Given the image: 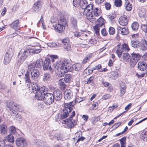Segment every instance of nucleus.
<instances>
[{
	"mask_svg": "<svg viewBox=\"0 0 147 147\" xmlns=\"http://www.w3.org/2000/svg\"><path fill=\"white\" fill-rule=\"evenodd\" d=\"M82 65L79 63L71 65L67 60L58 61H57L55 70L56 74L59 76L62 77L65 73L68 71H71L72 69L76 71L80 70L82 68Z\"/></svg>",
	"mask_w": 147,
	"mask_h": 147,
	"instance_id": "nucleus-1",
	"label": "nucleus"
},
{
	"mask_svg": "<svg viewBox=\"0 0 147 147\" xmlns=\"http://www.w3.org/2000/svg\"><path fill=\"white\" fill-rule=\"evenodd\" d=\"M31 53H35V51L34 48L30 49L28 47H24L21 49L18 55L17 62L18 64L22 63L28 56Z\"/></svg>",
	"mask_w": 147,
	"mask_h": 147,
	"instance_id": "nucleus-2",
	"label": "nucleus"
},
{
	"mask_svg": "<svg viewBox=\"0 0 147 147\" xmlns=\"http://www.w3.org/2000/svg\"><path fill=\"white\" fill-rule=\"evenodd\" d=\"M93 9V5L92 4L86 5L85 8L83 9V15L86 16L87 19L92 22H94L96 19L92 13Z\"/></svg>",
	"mask_w": 147,
	"mask_h": 147,
	"instance_id": "nucleus-3",
	"label": "nucleus"
},
{
	"mask_svg": "<svg viewBox=\"0 0 147 147\" xmlns=\"http://www.w3.org/2000/svg\"><path fill=\"white\" fill-rule=\"evenodd\" d=\"M6 106L7 110L11 113L12 115L16 114V113L18 111H20L22 108L20 106L15 104L12 101L8 102Z\"/></svg>",
	"mask_w": 147,
	"mask_h": 147,
	"instance_id": "nucleus-4",
	"label": "nucleus"
},
{
	"mask_svg": "<svg viewBox=\"0 0 147 147\" xmlns=\"http://www.w3.org/2000/svg\"><path fill=\"white\" fill-rule=\"evenodd\" d=\"M75 111H73L70 115V117L68 119L64 120L63 122V124H65L69 128L73 127L77 124V121L74 120L73 121L72 118L75 116Z\"/></svg>",
	"mask_w": 147,
	"mask_h": 147,
	"instance_id": "nucleus-5",
	"label": "nucleus"
},
{
	"mask_svg": "<svg viewBox=\"0 0 147 147\" xmlns=\"http://www.w3.org/2000/svg\"><path fill=\"white\" fill-rule=\"evenodd\" d=\"M43 100L46 104L50 105L54 101V98L53 94L49 93H45L44 94Z\"/></svg>",
	"mask_w": 147,
	"mask_h": 147,
	"instance_id": "nucleus-6",
	"label": "nucleus"
},
{
	"mask_svg": "<svg viewBox=\"0 0 147 147\" xmlns=\"http://www.w3.org/2000/svg\"><path fill=\"white\" fill-rule=\"evenodd\" d=\"M131 57L130 59L129 64L131 67H134L137 62L139 60L141 56L139 54L133 53L131 54Z\"/></svg>",
	"mask_w": 147,
	"mask_h": 147,
	"instance_id": "nucleus-7",
	"label": "nucleus"
},
{
	"mask_svg": "<svg viewBox=\"0 0 147 147\" xmlns=\"http://www.w3.org/2000/svg\"><path fill=\"white\" fill-rule=\"evenodd\" d=\"M98 23L93 27L95 33L97 35L99 34L100 27L102 26L104 24V19L100 18L98 20Z\"/></svg>",
	"mask_w": 147,
	"mask_h": 147,
	"instance_id": "nucleus-8",
	"label": "nucleus"
},
{
	"mask_svg": "<svg viewBox=\"0 0 147 147\" xmlns=\"http://www.w3.org/2000/svg\"><path fill=\"white\" fill-rule=\"evenodd\" d=\"M86 0H73V4L75 7H80L83 9L87 5Z\"/></svg>",
	"mask_w": 147,
	"mask_h": 147,
	"instance_id": "nucleus-9",
	"label": "nucleus"
},
{
	"mask_svg": "<svg viewBox=\"0 0 147 147\" xmlns=\"http://www.w3.org/2000/svg\"><path fill=\"white\" fill-rule=\"evenodd\" d=\"M13 55L12 49H9L5 55L4 59V63L5 64H7L9 62Z\"/></svg>",
	"mask_w": 147,
	"mask_h": 147,
	"instance_id": "nucleus-10",
	"label": "nucleus"
},
{
	"mask_svg": "<svg viewBox=\"0 0 147 147\" xmlns=\"http://www.w3.org/2000/svg\"><path fill=\"white\" fill-rule=\"evenodd\" d=\"M16 144L18 147H25L27 145L26 140L22 138H17L16 141Z\"/></svg>",
	"mask_w": 147,
	"mask_h": 147,
	"instance_id": "nucleus-11",
	"label": "nucleus"
},
{
	"mask_svg": "<svg viewBox=\"0 0 147 147\" xmlns=\"http://www.w3.org/2000/svg\"><path fill=\"white\" fill-rule=\"evenodd\" d=\"M27 85L29 88V91L32 93L34 92L35 91L36 92L40 89V88L36 83H30L28 84Z\"/></svg>",
	"mask_w": 147,
	"mask_h": 147,
	"instance_id": "nucleus-12",
	"label": "nucleus"
},
{
	"mask_svg": "<svg viewBox=\"0 0 147 147\" xmlns=\"http://www.w3.org/2000/svg\"><path fill=\"white\" fill-rule=\"evenodd\" d=\"M128 22V20L127 16H121L119 20V22L121 25L124 26L126 25Z\"/></svg>",
	"mask_w": 147,
	"mask_h": 147,
	"instance_id": "nucleus-13",
	"label": "nucleus"
},
{
	"mask_svg": "<svg viewBox=\"0 0 147 147\" xmlns=\"http://www.w3.org/2000/svg\"><path fill=\"white\" fill-rule=\"evenodd\" d=\"M118 32L122 35H127L129 33L128 28L127 27H121L118 26L117 28Z\"/></svg>",
	"mask_w": 147,
	"mask_h": 147,
	"instance_id": "nucleus-14",
	"label": "nucleus"
},
{
	"mask_svg": "<svg viewBox=\"0 0 147 147\" xmlns=\"http://www.w3.org/2000/svg\"><path fill=\"white\" fill-rule=\"evenodd\" d=\"M53 95L54 99L57 101L60 100L62 96L61 92L59 90H55L53 92Z\"/></svg>",
	"mask_w": 147,
	"mask_h": 147,
	"instance_id": "nucleus-15",
	"label": "nucleus"
},
{
	"mask_svg": "<svg viewBox=\"0 0 147 147\" xmlns=\"http://www.w3.org/2000/svg\"><path fill=\"white\" fill-rule=\"evenodd\" d=\"M73 92L70 89L66 90L64 94V98L67 100H70L72 97Z\"/></svg>",
	"mask_w": 147,
	"mask_h": 147,
	"instance_id": "nucleus-16",
	"label": "nucleus"
},
{
	"mask_svg": "<svg viewBox=\"0 0 147 147\" xmlns=\"http://www.w3.org/2000/svg\"><path fill=\"white\" fill-rule=\"evenodd\" d=\"M138 67L140 70L144 71L146 69V74H147V65L144 61H140L138 64Z\"/></svg>",
	"mask_w": 147,
	"mask_h": 147,
	"instance_id": "nucleus-17",
	"label": "nucleus"
},
{
	"mask_svg": "<svg viewBox=\"0 0 147 147\" xmlns=\"http://www.w3.org/2000/svg\"><path fill=\"white\" fill-rule=\"evenodd\" d=\"M40 73L37 69H34L31 72V77L32 79L35 80L37 79Z\"/></svg>",
	"mask_w": 147,
	"mask_h": 147,
	"instance_id": "nucleus-18",
	"label": "nucleus"
},
{
	"mask_svg": "<svg viewBox=\"0 0 147 147\" xmlns=\"http://www.w3.org/2000/svg\"><path fill=\"white\" fill-rule=\"evenodd\" d=\"M41 2L40 1H38L35 2L34 5L33 7V12H38L41 7Z\"/></svg>",
	"mask_w": 147,
	"mask_h": 147,
	"instance_id": "nucleus-19",
	"label": "nucleus"
},
{
	"mask_svg": "<svg viewBox=\"0 0 147 147\" xmlns=\"http://www.w3.org/2000/svg\"><path fill=\"white\" fill-rule=\"evenodd\" d=\"M139 48L142 50L144 51L146 50L147 48V38L142 40L140 45H139Z\"/></svg>",
	"mask_w": 147,
	"mask_h": 147,
	"instance_id": "nucleus-20",
	"label": "nucleus"
},
{
	"mask_svg": "<svg viewBox=\"0 0 147 147\" xmlns=\"http://www.w3.org/2000/svg\"><path fill=\"white\" fill-rule=\"evenodd\" d=\"M72 101L70 102L69 103H65L64 105V108L63 110H66L67 111H68L71 113V110L72 109L74 106V105L72 104Z\"/></svg>",
	"mask_w": 147,
	"mask_h": 147,
	"instance_id": "nucleus-21",
	"label": "nucleus"
},
{
	"mask_svg": "<svg viewBox=\"0 0 147 147\" xmlns=\"http://www.w3.org/2000/svg\"><path fill=\"white\" fill-rule=\"evenodd\" d=\"M43 67L44 70H51V63L49 59H48L45 60L44 64L43 65Z\"/></svg>",
	"mask_w": 147,
	"mask_h": 147,
	"instance_id": "nucleus-22",
	"label": "nucleus"
},
{
	"mask_svg": "<svg viewBox=\"0 0 147 147\" xmlns=\"http://www.w3.org/2000/svg\"><path fill=\"white\" fill-rule=\"evenodd\" d=\"M19 26L20 22L18 20H17L13 21L10 25L11 27L16 31H17L18 30H20L18 29Z\"/></svg>",
	"mask_w": 147,
	"mask_h": 147,
	"instance_id": "nucleus-23",
	"label": "nucleus"
},
{
	"mask_svg": "<svg viewBox=\"0 0 147 147\" xmlns=\"http://www.w3.org/2000/svg\"><path fill=\"white\" fill-rule=\"evenodd\" d=\"M36 144L39 147H50L46 144L45 142L40 140H39L38 142L36 143ZM54 147H61L57 144H56L54 146Z\"/></svg>",
	"mask_w": 147,
	"mask_h": 147,
	"instance_id": "nucleus-24",
	"label": "nucleus"
},
{
	"mask_svg": "<svg viewBox=\"0 0 147 147\" xmlns=\"http://www.w3.org/2000/svg\"><path fill=\"white\" fill-rule=\"evenodd\" d=\"M126 89V85L124 83L121 82L120 85V95L122 96L124 95Z\"/></svg>",
	"mask_w": 147,
	"mask_h": 147,
	"instance_id": "nucleus-25",
	"label": "nucleus"
},
{
	"mask_svg": "<svg viewBox=\"0 0 147 147\" xmlns=\"http://www.w3.org/2000/svg\"><path fill=\"white\" fill-rule=\"evenodd\" d=\"M55 30L59 32H61L65 29V26L58 23L56 24L55 27Z\"/></svg>",
	"mask_w": 147,
	"mask_h": 147,
	"instance_id": "nucleus-26",
	"label": "nucleus"
},
{
	"mask_svg": "<svg viewBox=\"0 0 147 147\" xmlns=\"http://www.w3.org/2000/svg\"><path fill=\"white\" fill-rule=\"evenodd\" d=\"M44 94H45V93L43 94V93H42L40 90H38L35 92V97L38 100H42L43 98V95Z\"/></svg>",
	"mask_w": 147,
	"mask_h": 147,
	"instance_id": "nucleus-27",
	"label": "nucleus"
},
{
	"mask_svg": "<svg viewBox=\"0 0 147 147\" xmlns=\"http://www.w3.org/2000/svg\"><path fill=\"white\" fill-rule=\"evenodd\" d=\"M122 58L124 61L129 63L131 58L129 53H123L122 55Z\"/></svg>",
	"mask_w": 147,
	"mask_h": 147,
	"instance_id": "nucleus-28",
	"label": "nucleus"
},
{
	"mask_svg": "<svg viewBox=\"0 0 147 147\" xmlns=\"http://www.w3.org/2000/svg\"><path fill=\"white\" fill-rule=\"evenodd\" d=\"M7 126L5 125L1 124L0 125V130L2 134H4L7 132Z\"/></svg>",
	"mask_w": 147,
	"mask_h": 147,
	"instance_id": "nucleus-29",
	"label": "nucleus"
},
{
	"mask_svg": "<svg viewBox=\"0 0 147 147\" xmlns=\"http://www.w3.org/2000/svg\"><path fill=\"white\" fill-rule=\"evenodd\" d=\"M130 45L133 47L138 48L139 47L140 42L136 40H133L131 41Z\"/></svg>",
	"mask_w": 147,
	"mask_h": 147,
	"instance_id": "nucleus-30",
	"label": "nucleus"
},
{
	"mask_svg": "<svg viewBox=\"0 0 147 147\" xmlns=\"http://www.w3.org/2000/svg\"><path fill=\"white\" fill-rule=\"evenodd\" d=\"M93 12L94 16L95 17H98L100 16L101 13L100 9L98 8H95L93 11Z\"/></svg>",
	"mask_w": 147,
	"mask_h": 147,
	"instance_id": "nucleus-31",
	"label": "nucleus"
},
{
	"mask_svg": "<svg viewBox=\"0 0 147 147\" xmlns=\"http://www.w3.org/2000/svg\"><path fill=\"white\" fill-rule=\"evenodd\" d=\"M36 67L40 68L43 65V60L41 59H39L36 61L35 64Z\"/></svg>",
	"mask_w": 147,
	"mask_h": 147,
	"instance_id": "nucleus-32",
	"label": "nucleus"
},
{
	"mask_svg": "<svg viewBox=\"0 0 147 147\" xmlns=\"http://www.w3.org/2000/svg\"><path fill=\"white\" fill-rule=\"evenodd\" d=\"M5 140L8 142L13 143L14 142V137L11 134H10L5 138Z\"/></svg>",
	"mask_w": 147,
	"mask_h": 147,
	"instance_id": "nucleus-33",
	"label": "nucleus"
},
{
	"mask_svg": "<svg viewBox=\"0 0 147 147\" xmlns=\"http://www.w3.org/2000/svg\"><path fill=\"white\" fill-rule=\"evenodd\" d=\"M65 81L63 79H60L59 82V85L60 86L61 89L63 90L66 87V85L65 84Z\"/></svg>",
	"mask_w": 147,
	"mask_h": 147,
	"instance_id": "nucleus-34",
	"label": "nucleus"
},
{
	"mask_svg": "<svg viewBox=\"0 0 147 147\" xmlns=\"http://www.w3.org/2000/svg\"><path fill=\"white\" fill-rule=\"evenodd\" d=\"M28 38L32 39L31 40V44L32 45V46H35V45H39V44L37 42V41L38 40L37 38L33 37H29Z\"/></svg>",
	"mask_w": 147,
	"mask_h": 147,
	"instance_id": "nucleus-35",
	"label": "nucleus"
},
{
	"mask_svg": "<svg viewBox=\"0 0 147 147\" xmlns=\"http://www.w3.org/2000/svg\"><path fill=\"white\" fill-rule=\"evenodd\" d=\"M141 139L144 141H147V131L142 132L140 135Z\"/></svg>",
	"mask_w": 147,
	"mask_h": 147,
	"instance_id": "nucleus-36",
	"label": "nucleus"
},
{
	"mask_svg": "<svg viewBox=\"0 0 147 147\" xmlns=\"http://www.w3.org/2000/svg\"><path fill=\"white\" fill-rule=\"evenodd\" d=\"M71 22L73 27L75 29L77 27V21L76 19L74 17H72L71 19Z\"/></svg>",
	"mask_w": 147,
	"mask_h": 147,
	"instance_id": "nucleus-37",
	"label": "nucleus"
},
{
	"mask_svg": "<svg viewBox=\"0 0 147 147\" xmlns=\"http://www.w3.org/2000/svg\"><path fill=\"white\" fill-rule=\"evenodd\" d=\"M131 27L133 30L136 31L139 28V24L138 22H134L132 24Z\"/></svg>",
	"mask_w": 147,
	"mask_h": 147,
	"instance_id": "nucleus-38",
	"label": "nucleus"
},
{
	"mask_svg": "<svg viewBox=\"0 0 147 147\" xmlns=\"http://www.w3.org/2000/svg\"><path fill=\"white\" fill-rule=\"evenodd\" d=\"M51 79V76L50 74L48 73L45 74L43 78V80L45 82Z\"/></svg>",
	"mask_w": 147,
	"mask_h": 147,
	"instance_id": "nucleus-39",
	"label": "nucleus"
},
{
	"mask_svg": "<svg viewBox=\"0 0 147 147\" xmlns=\"http://www.w3.org/2000/svg\"><path fill=\"white\" fill-rule=\"evenodd\" d=\"M126 138L125 137L122 138L120 140L121 147H125L126 145ZM128 147H131V146H128Z\"/></svg>",
	"mask_w": 147,
	"mask_h": 147,
	"instance_id": "nucleus-40",
	"label": "nucleus"
},
{
	"mask_svg": "<svg viewBox=\"0 0 147 147\" xmlns=\"http://www.w3.org/2000/svg\"><path fill=\"white\" fill-rule=\"evenodd\" d=\"M72 76L69 74H67L64 78H63L65 80V83L69 82L71 80Z\"/></svg>",
	"mask_w": 147,
	"mask_h": 147,
	"instance_id": "nucleus-41",
	"label": "nucleus"
},
{
	"mask_svg": "<svg viewBox=\"0 0 147 147\" xmlns=\"http://www.w3.org/2000/svg\"><path fill=\"white\" fill-rule=\"evenodd\" d=\"M58 23L65 26L66 24V21L63 17H61Z\"/></svg>",
	"mask_w": 147,
	"mask_h": 147,
	"instance_id": "nucleus-42",
	"label": "nucleus"
},
{
	"mask_svg": "<svg viewBox=\"0 0 147 147\" xmlns=\"http://www.w3.org/2000/svg\"><path fill=\"white\" fill-rule=\"evenodd\" d=\"M71 113L69 112L68 111H67L66 110H63V113L62 114H61L62 115V119H64L66 118L69 116L70 114V115H71Z\"/></svg>",
	"mask_w": 147,
	"mask_h": 147,
	"instance_id": "nucleus-43",
	"label": "nucleus"
},
{
	"mask_svg": "<svg viewBox=\"0 0 147 147\" xmlns=\"http://www.w3.org/2000/svg\"><path fill=\"white\" fill-rule=\"evenodd\" d=\"M125 7L126 10L127 11H130L132 8V5L128 1H126L125 2Z\"/></svg>",
	"mask_w": 147,
	"mask_h": 147,
	"instance_id": "nucleus-44",
	"label": "nucleus"
},
{
	"mask_svg": "<svg viewBox=\"0 0 147 147\" xmlns=\"http://www.w3.org/2000/svg\"><path fill=\"white\" fill-rule=\"evenodd\" d=\"M24 79L26 83H30L31 80L29 77V73L28 71L27 72L25 75Z\"/></svg>",
	"mask_w": 147,
	"mask_h": 147,
	"instance_id": "nucleus-45",
	"label": "nucleus"
},
{
	"mask_svg": "<svg viewBox=\"0 0 147 147\" xmlns=\"http://www.w3.org/2000/svg\"><path fill=\"white\" fill-rule=\"evenodd\" d=\"M122 50L125 51H129L130 50V48H129L127 44L125 43H123L122 46L121 48Z\"/></svg>",
	"mask_w": 147,
	"mask_h": 147,
	"instance_id": "nucleus-46",
	"label": "nucleus"
},
{
	"mask_svg": "<svg viewBox=\"0 0 147 147\" xmlns=\"http://www.w3.org/2000/svg\"><path fill=\"white\" fill-rule=\"evenodd\" d=\"M34 47V48L35 51V53H38L41 51L40 47L39 45H35V46H33Z\"/></svg>",
	"mask_w": 147,
	"mask_h": 147,
	"instance_id": "nucleus-47",
	"label": "nucleus"
},
{
	"mask_svg": "<svg viewBox=\"0 0 147 147\" xmlns=\"http://www.w3.org/2000/svg\"><path fill=\"white\" fill-rule=\"evenodd\" d=\"M123 51L121 48H118L116 51L117 54L119 58H120L121 56V54Z\"/></svg>",
	"mask_w": 147,
	"mask_h": 147,
	"instance_id": "nucleus-48",
	"label": "nucleus"
},
{
	"mask_svg": "<svg viewBox=\"0 0 147 147\" xmlns=\"http://www.w3.org/2000/svg\"><path fill=\"white\" fill-rule=\"evenodd\" d=\"M94 79V77L93 76H92L90 77V78H88L87 79H86L84 80V82L86 84H90L91 82H92V81Z\"/></svg>",
	"mask_w": 147,
	"mask_h": 147,
	"instance_id": "nucleus-49",
	"label": "nucleus"
},
{
	"mask_svg": "<svg viewBox=\"0 0 147 147\" xmlns=\"http://www.w3.org/2000/svg\"><path fill=\"white\" fill-rule=\"evenodd\" d=\"M64 48L66 51H69L71 50V47L69 43L65 44H64Z\"/></svg>",
	"mask_w": 147,
	"mask_h": 147,
	"instance_id": "nucleus-50",
	"label": "nucleus"
},
{
	"mask_svg": "<svg viewBox=\"0 0 147 147\" xmlns=\"http://www.w3.org/2000/svg\"><path fill=\"white\" fill-rule=\"evenodd\" d=\"M122 3L121 0H115V4L116 7H120L122 5Z\"/></svg>",
	"mask_w": 147,
	"mask_h": 147,
	"instance_id": "nucleus-51",
	"label": "nucleus"
},
{
	"mask_svg": "<svg viewBox=\"0 0 147 147\" xmlns=\"http://www.w3.org/2000/svg\"><path fill=\"white\" fill-rule=\"evenodd\" d=\"M109 32L110 35H113L115 32V30L114 28L110 27L109 29Z\"/></svg>",
	"mask_w": 147,
	"mask_h": 147,
	"instance_id": "nucleus-52",
	"label": "nucleus"
},
{
	"mask_svg": "<svg viewBox=\"0 0 147 147\" xmlns=\"http://www.w3.org/2000/svg\"><path fill=\"white\" fill-rule=\"evenodd\" d=\"M91 57V56L90 55H87L84 59L82 61V63L84 64L86 63L89 60Z\"/></svg>",
	"mask_w": 147,
	"mask_h": 147,
	"instance_id": "nucleus-53",
	"label": "nucleus"
},
{
	"mask_svg": "<svg viewBox=\"0 0 147 147\" xmlns=\"http://www.w3.org/2000/svg\"><path fill=\"white\" fill-rule=\"evenodd\" d=\"M112 77L114 79H116L118 77V74L116 72L112 71L111 72Z\"/></svg>",
	"mask_w": 147,
	"mask_h": 147,
	"instance_id": "nucleus-54",
	"label": "nucleus"
},
{
	"mask_svg": "<svg viewBox=\"0 0 147 147\" xmlns=\"http://www.w3.org/2000/svg\"><path fill=\"white\" fill-rule=\"evenodd\" d=\"M116 17V15L115 14L111 13L109 14V15L108 16V18L111 20H112L113 19H114Z\"/></svg>",
	"mask_w": 147,
	"mask_h": 147,
	"instance_id": "nucleus-55",
	"label": "nucleus"
},
{
	"mask_svg": "<svg viewBox=\"0 0 147 147\" xmlns=\"http://www.w3.org/2000/svg\"><path fill=\"white\" fill-rule=\"evenodd\" d=\"M111 96L109 94H106L102 96V98L105 100L108 99L110 98Z\"/></svg>",
	"mask_w": 147,
	"mask_h": 147,
	"instance_id": "nucleus-56",
	"label": "nucleus"
},
{
	"mask_svg": "<svg viewBox=\"0 0 147 147\" xmlns=\"http://www.w3.org/2000/svg\"><path fill=\"white\" fill-rule=\"evenodd\" d=\"M117 104H113L112 107H109V111L110 112H112L114 109V108H117Z\"/></svg>",
	"mask_w": 147,
	"mask_h": 147,
	"instance_id": "nucleus-57",
	"label": "nucleus"
},
{
	"mask_svg": "<svg viewBox=\"0 0 147 147\" xmlns=\"http://www.w3.org/2000/svg\"><path fill=\"white\" fill-rule=\"evenodd\" d=\"M61 42L64 43V44H67L69 43V38H66L63 39L61 40Z\"/></svg>",
	"mask_w": 147,
	"mask_h": 147,
	"instance_id": "nucleus-58",
	"label": "nucleus"
},
{
	"mask_svg": "<svg viewBox=\"0 0 147 147\" xmlns=\"http://www.w3.org/2000/svg\"><path fill=\"white\" fill-rule=\"evenodd\" d=\"M142 28L143 31L145 33H147V24H143L142 25Z\"/></svg>",
	"mask_w": 147,
	"mask_h": 147,
	"instance_id": "nucleus-59",
	"label": "nucleus"
},
{
	"mask_svg": "<svg viewBox=\"0 0 147 147\" xmlns=\"http://www.w3.org/2000/svg\"><path fill=\"white\" fill-rule=\"evenodd\" d=\"M101 32L103 36H106L108 34L105 28H103L101 30Z\"/></svg>",
	"mask_w": 147,
	"mask_h": 147,
	"instance_id": "nucleus-60",
	"label": "nucleus"
},
{
	"mask_svg": "<svg viewBox=\"0 0 147 147\" xmlns=\"http://www.w3.org/2000/svg\"><path fill=\"white\" fill-rule=\"evenodd\" d=\"M55 118L56 121H57L58 119H62V115L61 114H58L55 116Z\"/></svg>",
	"mask_w": 147,
	"mask_h": 147,
	"instance_id": "nucleus-61",
	"label": "nucleus"
},
{
	"mask_svg": "<svg viewBox=\"0 0 147 147\" xmlns=\"http://www.w3.org/2000/svg\"><path fill=\"white\" fill-rule=\"evenodd\" d=\"M98 102H94L92 105L93 110L96 109L98 107Z\"/></svg>",
	"mask_w": 147,
	"mask_h": 147,
	"instance_id": "nucleus-62",
	"label": "nucleus"
},
{
	"mask_svg": "<svg viewBox=\"0 0 147 147\" xmlns=\"http://www.w3.org/2000/svg\"><path fill=\"white\" fill-rule=\"evenodd\" d=\"M16 128L13 126H11L10 127V130L11 132L13 134H14L16 133Z\"/></svg>",
	"mask_w": 147,
	"mask_h": 147,
	"instance_id": "nucleus-63",
	"label": "nucleus"
},
{
	"mask_svg": "<svg viewBox=\"0 0 147 147\" xmlns=\"http://www.w3.org/2000/svg\"><path fill=\"white\" fill-rule=\"evenodd\" d=\"M34 68V64H30L28 66V69L29 71L33 70Z\"/></svg>",
	"mask_w": 147,
	"mask_h": 147,
	"instance_id": "nucleus-64",
	"label": "nucleus"
}]
</instances>
